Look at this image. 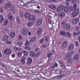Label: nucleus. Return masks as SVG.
Wrapping results in <instances>:
<instances>
[{"mask_svg":"<svg viewBox=\"0 0 80 80\" xmlns=\"http://www.w3.org/2000/svg\"><path fill=\"white\" fill-rule=\"evenodd\" d=\"M5 8L6 9H8L9 8L13 12V13H15V8L14 5L13 4H12L10 2H8L5 6Z\"/></svg>","mask_w":80,"mask_h":80,"instance_id":"1","label":"nucleus"},{"mask_svg":"<svg viewBox=\"0 0 80 80\" xmlns=\"http://www.w3.org/2000/svg\"><path fill=\"white\" fill-rule=\"evenodd\" d=\"M24 16L25 18H28L29 21H32L31 14L30 13L26 12Z\"/></svg>","mask_w":80,"mask_h":80,"instance_id":"2","label":"nucleus"},{"mask_svg":"<svg viewBox=\"0 0 80 80\" xmlns=\"http://www.w3.org/2000/svg\"><path fill=\"white\" fill-rule=\"evenodd\" d=\"M79 12V10L78 9H75L73 12L72 13V16L73 17H75L78 14Z\"/></svg>","mask_w":80,"mask_h":80,"instance_id":"3","label":"nucleus"},{"mask_svg":"<svg viewBox=\"0 0 80 80\" xmlns=\"http://www.w3.org/2000/svg\"><path fill=\"white\" fill-rule=\"evenodd\" d=\"M12 52L11 50L10 49L7 48L4 50V53L6 55H10Z\"/></svg>","mask_w":80,"mask_h":80,"instance_id":"4","label":"nucleus"},{"mask_svg":"<svg viewBox=\"0 0 80 80\" xmlns=\"http://www.w3.org/2000/svg\"><path fill=\"white\" fill-rule=\"evenodd\" d=\"M74 44H71L69 45L68 48V50L71 51L73 50L74 48Z\"/></svg>","mask_w":80,"mask_h":80,"instance_id":"5","label":"nucleus"},{"mask_svg":"<svg viewBox=\"0 0 80 80\" xmlns=\"http://www.w3.org/2000/svg\"><path fill=\"white\" fill-rule=\"evenodd\" d=\"M29 32L28 30L24 29L22 30V34L24 35H26Z\"/></svg>","mask_w":80,"mask_h":80,"instance_id":"6","label":"nucleus"},{"mask_svg":"<svg viewBox=\"0 0 80 80\" xmlns=\"http://www.w3.org/2000/svg\"><path fill=\"white\" fill-rule=\"evenodd\" d=\"M64 8V6L61 5L59 6L58 8L57 9V11L58 12H60L62 11Z\"/></svg>","mask_w":80,"mask_h":80,"instance_id":"7","label":"nucleus"},{"mask_svg":"<svg viewBox=\"0 0 80 80\" xmlns=\"http://www.w3.org/2000/svg\"><path fill=\"white\" fill-rule=\"evenodd\" d=\"M43 22V21L42 19H38V21L37 22V25L38 26H39L42 24V22Z\"/></svg>","mask_w":80,"mask_h":80,"instance_id":"8","label":"nucleus"},{"mask_svg":"<svg viewBox=\"0 0 80 80\" xmlns=\"http://www.w3.org/2000/svg\"><path fill=\"white\" fill-rule=\"evenodd\" d=\"M79 19L78 18H73L72 19V24L74 25H76L77 24L78 21Z\"/></svg>","mask_w":80,"mask_h":80,"instance_id":"9","label":"nucleus"},{"mask_svg":"<svg viewBox=\"0 0 80 80\" xmlns=\"http://www.w3.org/2000/svg\"><path fill=\"white\" fill-rule=\"evenodd\" d=\"M25 60L26 58L23 56L22 57V58L20 59V62L21 64H24L25 63Z\"/></svg>","mask_w":80,"mask_h":80,"instance_id":"10","label":"nucleus"},{"mask_svg":"<svg viewBox=\"0 0 80 80\" xmlns=\"http://www.w3.org/2000/svg\"><path fill=\"white\" fill-rule=\"evenodd\" d=\"M32 62V59L30 57H29L28 59L27 63L28 65H31Z\"/></svg>","mask_w":80,"mask_h":80,"instance_id":"11","label":"nucleus"},{"mask_svg":"<svg viewBox=\"0 0 80 80\" xmlns=\"http://www.w3.org/2000/svg\"><path fill=\"white\" fill-rule=\"evenodd\" d=\"M79 55L78 54H75L73 57V59L75 60H77L79 58Z\"/></svg>","mask_w":80,"mask_h":80,"instance_id":"12","label":"nucleus"},{"mask_svg":"<svg viewBox=\"0 0 80 80\" xmlns=\"http://www.w3.org/2000/svg\"><path fill=\"white\" fill-rule=\"evenodd\" d=\"M49 8L55 10L56 8V7L54 5H52L49 6Z\"/></svg>","mask_w":80,"mask_h":80,"instance_id":"13","label":"nucleus"},{"mask_svg":"<svg viewBox=\"0 0 80 80\" xmlns=\"http://www.w3.org/2000/svg\"><path fill=\"white\" fill-rule=\"evenodd\" d=\"M8 37L6 35H4L3 36V40L4 41H6L8 40Z\"/></svg>","mask_w":80,"mask_h":80,"instance_id":"14","label":"nucleus"},{"mask_svg":"<svg viewBox=\"0 0 80 80\" xmlns=\"http://www.w3.org/2000/svg\"><path fill=\"white\" fill-rule=\"evenodd\" d=\"M34 24V22H29L28 23L27 26V27H31Z\"/></svg>","mask_w":80,"mask_h":80,"instance_id":"15","label":"nucleus"},{"mask_svg":"<svg viewBox=\"0 0 80 80\" xmlns=\"http://www.w3.org/2000/svg\"><path fill=\"white\" fill-rule=\"evenodd\" d=\"M64 11L65 12H69L70 9L68 7L65 6Z\"/></svg>","mask_w":80,"mask_h":80,"instance_id":"16","label":"nucleus"},{"mask_svg":"<svg viewBox=\"0 0 80 80\" xmlns=\"http://www.w3.org/2000/svg\"><path fill=\"white\" fill-rule=\"evenodd\" d=\"M30 57H35V52L32 51L30 52Z\"/></svg>","mask_w":80,"mask_h":80,"instance_id":"17","label":"nucleus"},{"mask_svg":"<svg viewBox=\"0 0 80 80\" xmlns=\"http://www.w3.org/2000/svg\"><path fill=\"white\" fill-rule=\"evenodd\" d=\"M73 61V59L72 58H70L67 60V62L68 63H71Z\"/></svg>","mask_w":80,"mask_h":80,"instance_id":"18","label":"nucleus"},{"mask_svg":"<svg viewBox=\"0 0 80 80\" xmlns=\"http://www.w3.org/2000/svg\"><path fill=\"white\" fill-rule=\"evenodd\" d=\"M65 27L66 29L67 30L70 29L71 28V26L69 24H65Z\"/></svg>","mask_w":80,"mask_h":80,"instance_id":"19","label":"nucleus"},{"mask_svg":"<svg viewBox=\"0 0 80 80\" xmlns=\"http://www.w3.org/2000/svg\"><path fill=\"white\" fill-rule=\"evenodd\" d=\"M60 34L61 35H66L67 34V32L64 31H61L60 32Z\"/></svg>","mask_w":80,"mask_h":80,"instance_id":"20","label":"nucleus"},{"mask_svg":"<svg viewBox=\"0 0 80 80\" xmlns=\"http://www.w3.org/2000/svg\"><path fill=\"white\" fill-rule=\"evenodd\" d=\"M8 23V19H6L4 23V25L5 26H6Z\"/></svg>","mask_w":80,"mask_h":80,"instance_id":"21","label":"nucleus"},{"mask_svg":"<svg viewBox=\"0 0 80 80\" xmlns=\"http://www.w3.org/2000/svg\"><path fill=\"white\" fill-rule=\"evenodd\" d=\"M65 15V13L64 12H62L60 13V16L61 18H63Z\"/></svg>","mask_w":80,"mask_h":80,"instance_id":"22","label":"nucleus"},{"mask_svg":"<svg viewBox=\"0 0 80 80\" xmlns=\"http://www.w3.org/2000/svg\"><path fill=\"white\" fill-rule=\"evenodd\" d=\"M4 18L2 15L0 16V22L2 23V22L4 21Z\"/></svg>","mask_w":80,"mask_h":80,"instance_id":"23","label":"nucleus"},{"mask_svg":"<svg viewBox=\"0 0 80 80\" xmlns=\"http://www.w3.org/2000/svg\"><path fill=\"white\" fill-rule=\"evenodd\" d=\"M42 29H38L37 31V33L38 35H40L41 33H42Z\"/></svg>","mask_w":80,"mask_h":80,"instance_id":"24","label":"nucleus"},{"mask_svg":"<svg viewBox=\"0 0 80 80\" xmlns=\"http://www.w3.org/2000/svg\"><path fill=\"white\" fill-rule=\"evenodd\" d=\"M7 16L10 20H12V16L11 15L10 13H9L8 14Z\"/></svg>","mask_w":80,"mask_h":80,"instance_id":"25","label":"nucleus"},{"mask_svg":"<svg viewBox=\"0 0 80 80\" xmlns=\"http://www.w3.org/2000/svg\"><path fill=\"white\" fill-rule=\"evenodd\" d=\"M32 18H31V21L32 20V21H34L36 20V18L35 16L34 15H32Z\"/></svg>","mask_w":80,"mask_h":80,"instance_id":"26","label":"nucleus"},{"mask_svg":"<svg viewBox=\"0 0 80 80\" xmlns=\"http://www.w3.org/2000/svg\"><path fill=\"white\" fill-rule=\"evenodd\" d=\"M59 63L60 64L61 66L63 68V69L65 68V66L63 64V63H62V62L61 61L60 62L59 61Z\"/></svg>","mask_w":80,"mask_h":80,"instance_id":"27","label":"nucleus"},{"mask_svg":"<svg viewBox=\"0 0 80 80\" xmlns=\"http://www.w3.org/2000/svg\"><path fill=\"white\" fill-rule=\"evenodd\" d=\"M62 46L64 48H66L68 46L67 42H65L62 44Z\"/></svg>","mask_w":80,"mask_h":80,"instance_id":"28","label":"nucleus"},{"mask_svg":"<svg viewBox=\"0 0 80 80\" xmlns=\"http://www.w3.org/2000/svg\"><path fill=\"white\" fill-rule=\"evenodd\" d=\"M15 34L14 32H12L11 33V37L12 38L15 37Z\"/></svg>","mask_w":80,"mask_h":80,"instance_id":"29","label":"nucleus"},{"mask_svg":"<svg viewBox=\"0 0 80 80\" xmlns=\"http://www.w3.org/2000/svg\"><path fill=\"white\" fill-rule=\"evenodd\" d=\"M24 49L26 50L29 51L30 50V48L29 46H27L24 48Z\"/></svg>","mask_w":80,"mask_h":80,"instance_id":"30","label":"nucleus"},{"mask_svg":"<svg viewBox=\"0 0 80 80\" xmlns=\"http://www.w3.org/2000/svg\"><path fill=\"white\" fill-rule=\"evenodd\" d=\"M23 52L25 55H28V53L27 51L23 50Z\"/></svg>","mask_w":80,"mask_h":80,"instance_id":"31","label":"nucleus"},{"mask_svg":"<svg viewBox=\"0 0 80 80\" xmlns=\"http://www.w3.org/2000/svg\"><path fill=\"white\" fill-rule=\"evenodd\" d=\"M17 55L18 57H21L22 55V52H18L17 53Z\"/></svg>","mask_w":80,"mask_h":80,"instance_id":"32","label":"nucleus"},{"mask_svg":"<svg viewBox=\"0 0 80 80\" xmlns=\"http://www.w3.org/2000/svg\"><path fill=\"white\" fill-rule=\"evenodd\" d=\"M75 44L77 47H78L79 46V43L78 41H76L75 42Z\"/></svg>","mask_w":80,"mask_h":80,"instance_id":"33","label":"nucleus"},{"mask_svg":"<svg viewBox=\"0 0 80 80\" xmlns=\"http://www.w3.org/2000/svg\"><path fill=\"white\" fill-rule=\"evenodd\" d=\"M16 44L19 46H21L22 45V43L20 42H17Z\"/></svg>","mask_w":80,"mask_h":80,"instance_id":"34","label":"nucleus"},{"mask_svg":"<svg viewBox=\"0 0 80 80\" xmlns=\"http://www.w3.org/2000/svg\"><path fill=\"white\" fill-rule=\"evenodd\" d=\"M77 8V4L75 3L73 5V8L74 9H76Z\"/></svg>","mask_w":80,"mask_h":80,"instance_id":"35","label":"nucleus"},{"mask_svg":"<svg viewBox=\"0 0 80 80\" xmlns=\"http://www.w3.org/2000/svg\"><path fill=\"white\" fill-rule=\"evenodd\" d=\"M67 36L68 38L71 37V34L69 32H67Z\"/></svg>","mask_w":80,"mask_h":80,"instance_id":"36","label":"nucleus"},{"mask_svg":"<svg viewBox=\"0 0 80 80\" xmlns=\"http://www.w3.org/2000/svg\"><path fill=\"white\" fill-rule=\"evenodd\" d=\"M41 54V52H38L37 53H36V56L37 57H38L39 55H40Z\"/></svg>","mask_w":80,"mask_h":80,"instance_id":"37","label":"nucleus"},{"mask_svg":"<svg viewBox=\"0 0 80 80\" xmlns=\"http://www.w3.org/2000/svg\"><path fill=\"white\" fill-rule=\"evenodd\" d=\"M30 44V43L28 41H27L26 42L25 44V45H29Z\"/></svg>","mask_w":80,"mask_h":80,"instance_id":"38","label":"nucleus"},{"mask_svg":"<svg viewBox=\"0 0 80 80\" xmlns=\"http://www.w3.org/2000/svg\"><path fill=\"white\" fill-rule=\"evenodd\" d=\"M52 53H50V54L48 53L47 54L48 57V58H50L51 55H52Z\"/></svg>","mask_w":80,"mask_h":80,"instance_id":"39","label":"nucleus"},{"mask_svg":"<svg viewBox=\"0 0 80 80\" xmlns=\"http://www.w3.org/2000/svg\"><path fill=\"white\" fill-rule=\"evenodd\" d=\"M68 56H69V57H70V56H71V55H73V53L72 52H70V53H69V54H67Z\"/></svg>","mask_w":80,"mask_h":80,"instance_id":"40","label":"nucleus"},{"mask_svg":"<svg viewBox=\"0 0 80 80\" xmlns=\"http://www.w3.org/2000/svg\"><path fill=\"white\" fill-rule=\"evenodd\" d=\"M36 40V39L35 38H33L31 40H30L31 42H32L33 41H35Z\"/></svg>","mask_w":80,"mask_h":80,"instance_id":"41","label":"nucleus"},{"mask_svg":"<svg viewBox=\"0 0 80 80\" xmlns=\"http://www.w3.org/2000/svg\"><path fill=\"white\" fill-rule=\"evenodd\" d=\"M69 57V56H68V54H66V57L65 58V60H67L68 58Z\"/></svg>","mask_w":80,"mask_h":80,"instance_id":"42","label":"nucleus"},{"mask_svg":"<svg viewBox=\"0 0 80 80\" xmlns=\"http://www.w3.org/2000/svg\"><path fill=\"white\" fill-rule=\"evenodd\" d=\"M34 12L35 13H40V12L38 11V10H34Z\"/></svg>","mask_w":80,"mask_h":80,"instance_id":"43","label":"nucleus"},{"mask_svg":"<svg viewBox=\"0 0 80 80\" xmlns=\"http://www.w3.org/2000/svg\"><path fill=\"white\" fill-rule=\"evenodd\" d=\"M7 43L8 45H11L12 43L11 42L9 41H8L6 42Z\"/></svg>","mask_w":80,"mask_h":80,"instance_id":"44","label":"nucleus"},{"mask_svg":"<svg viewBox=\"0 0 80 80\" xmlns=\"http://www.w3.org/2000/svg\"><path fill=\"white\" fill-rule=\"evenodd\" d=\"M57 0H49V2H56V1H57Z\"/></svg>","mask_w":80,"mask_h":80,"instance_id":"45","label":"nucleus"},{"mask_svg":"<svg viewBox=\"0 0 80 80\" xmlns=\"http://www.w3.org/2000/svg\"><path fill=\"white\" fill-rule=\"evenodd\" d=\"M77 0H72V3H74L77 2Z\"/></svg>","mask_w":80,"mask_h":80,"instance_id":"46","label":"nucleus"},{"mask_svg":"<svg viewBox=\"0 0 80 80\" xmlns=\"http://www.w3.org/2000/svg\"><path fill=\"white\" fill-rule=\"evenodd\" d=\"M45 41L47 42L48 40V39L47 36H46L45 38Z\"/></svg>","mask_w":80,"mask_h":80,"instance_id":"47","label":"nucleus"},{"mask_svg":"<svg viewBox=\"0 0 80 80\" xmlns=\"http://www.w3.org/2000/svg\"><path fill=\"white\" fill-rule=\"evenodd\" d=\"M40 42L41 43H43L44 42V39H42L40 40Z\"/></svg>","mask_w":80,"mask_h":80,"instance_id":"48","label":"nucleus"},{"mask_svg":"<svg viewBox=\"0 0 80 80\" xmlns=\"http://www.w3.org/2000/svg\"><path fill=\"white\" fill-rule=\"evenodd\" d=\"M17 22L18 23H19V20L18 17H17Z\"/></svg>","mask_w":80,"mask_h":80,"instance_id":"49","label":"nucleus"},{"mask_svg":"<svg viewBox=\"0 0 80 80\" xmlns=\"http://www.w3.org/2000/svg\"><path fill=\"white\" fill-rule=\"evenodd\" d=\"M46 46L45 44H43L42 45V47L43 48H45L46 47Z\"/></svg>","mask_w":80,"mask_h":80,"instance_id":"50","label":"nucleus"},{"mask_svg":"<svg viewBox=\"0 0 80 80\" xmlns=\"http://www.w3.org/2000/svg\"><path fill=\"white\" fill-rule=\"evenodd\" d=\"M3 0H0V4H2L3 3Z\"/></svg>","mask_w":80,"mask_h":80,"instance_id":"51","label":"nucleus"},{"mask_svg":"<svg viewBox=\"0 0 80 80\" xmlns=\"http://www.w3.org/2000/svg\"><path fill=\"white\" fill-rule=\"evenodd\" d=\"M15 56V54H13L11 55V56H12V57H14Z\"/></svg>","mask_w":80,"mask_h":80,"instance_id":"52","label":"nucleus"},{"mask_svg":"<svg viewBox=\"0 0 80 80\" xmlns=\"http://www.w3.org/2000/svg\"><path fill=\"white\" fill-rule=\"evenodd\" d=\"M14 49L15 51H16L17 50V47H14Z\"/></svg>","mask_w":80,"mask_h":80,"instance_id":"53","label":"nucleus"},{"mask_svg":"<svg viewBox=\"0 0 80 80\" xmlns=\"http://www.w3.org/2000/svg\"><path fill=\"white\" fill-rule=\"evenodd\" d=\"M0 12H3V10L2 9H0Z\"/></svg>","mask_w":80,"mask_h":80,"instance_id":"54","label":"nucleus"},{"mask_svg":"<svg viewBox=\"0 0 80 80\" xmlns=\"http://www.w3.org/2000/svg\"><path fill=\"white\" fill-rule=\"evenodd\" d=\"M78 40L80 42V36L78 37Z\"/></svg>","mask_w":80,"mask_h":80,"instance_id":"55","label":"nucleus"},{"mask_svg":"<svg viewBox=\"0 0 80 80\" xmlns=\"http://www.w3.org/2000/svg\"><path fill=\"white\" fill-rule=\"evenodd\" d=\"M80 34V31H78L77 32V36H78V35H79Z\"/></svg>","mask_w":80,"mask_h":80,"instance_id":"56","label":"nucleus"},{"mask_svg":"<svg viewBox=\"0 0 80 80\" xmlns=\"http://www.w3.org/2000/svg\"><path fill=\"white\" fill-rule=\"evenodd\" d=\"M38 49H39L38 48H36V49H35V51H38Z\"/></svg>","mask_w":80,"mask_h":80,"instance_id":"57","label":"nucleus"},{"mask_svg":"<svg viewBox=\"0 0 80 80\" xmlns=\"http://www.w3.org/2000/svg\"><path fill=\"white\" fill-rule=\"evenodd\" d=\"M73 35L74 36H76V35H77V34L76 32H74L73 33Z\"/></svg>","mask_w":80,"mask_h":80,"instance_id":"58","label":"nucleus"},{"mask_svg":"<svg viewBox=\"0 0 80 80\" xmlns=\"http://www.w3.org/2000/svg\"><path fill=\"white\" fill-rule=\"evenodd\" d=\"M17 50H19L21 49V48H17Z\"/></svg>","mask_w":80,"mask_h":80,"instance_id":"59","label":"nucleus"},{"mask_svg":"<svg viewBox=\"0 0 80 80\" xmlns=\"http://www.w3.org/2000/svg\"><path fill=\"white\" fill-rule=\"evenodd\" d=\"M66 4L67 5V6H68L69 5V4L68 2L66 3Z\"/></svg>","mask_w":80,"mask_h":80,"instance_id":"60","label":"nucleus"},{"mask_svg":"<svg viewBox=\"0 0 80 80\" xmlns=\"http://www.w3.org/2000/svg\"><path fill=\"white\" fill-rule=\"evenodd\" d=\"M72 0H66V2H70Z\"/></svg>","mask_w":80,"mask_h":80,"instance_id":"61","label":"nucleus"},{"mask_svg":"<svg viewBox=\"0 0 80 80\" xmlns=\"http://www.w3.org/2000/svg\"><path fill=\"white\" fill-rule=\"evenodd\" d=\"M31 34V32H30L28 33V35H30Z\"/></svg>","mask_w":80,"mask_h":80,"instance_id":"62","label":"nucleus"},{"mask_svg":"<svg viewBox=\"0 0 80 80\" xmlns=\"http://www.w3.org/2000/svg\"><path fill=\"white\" fill-rule=\"evenodd\" d=\"M57 66H58V64H56L54 65V66L55 67H57Z\"/></svg>","mask_w":80,"mask_h":80,"instance_id":"63","label":"nucleus"},{"mask_svg":"<svg viewBox=\"0 0 80 80\" xmlns=\"http://www.w3.org/2000/svg\"><path fill=\"white\" fill-rule=\"evenodd\" d=\"M79 53L80 54V48L79 49Z\"/></svg>","mask_w":80,"mask_h":80,"instance_id":"64","label":"nucleus"}]
</instances>
